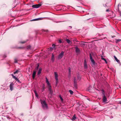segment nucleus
<instances>
[{
	"mask_svg": "<svg viewBox=\"0 0 121 121\" xmlns=\"http://www.w3.org/2000/svg\"><path fill=\"white\" fill-rule=\"evenodd\" d=\"M58 41H59L58 42L60 43H62V42L61 40H59Z\"/></svg>",
	"mask_w": 121,
	"mask_h": 121,
	"instance_id": "30",
	"label": "nucleus"
},
{
	"mask_svg": "<svg viewBox=\"0 0 121 121\" xmlns=\"http://www.w3.org/2000/svg\"><path fill=\"white\" fill-rule=\"evenodd\" d=\"M36 73V72L35 71H34L33 73L32 78L34 79L35 77V74Z\"/></svg>",
	"mask_w": 121,
	"mask_h": 121,
	"instance_id": "12",
	"label": "nucleus"
},
{
	"mask_svg": "<svg viewBox=\"0 0 121 121\" xmlns=\"http://www.w3.org/2000/svg\"><path fill=\"white\" fill-rule=\"evenodd\" d=\"M59 22V21H58L57 22H56L57 23H59V22Z\"/></svg>",
	"mask_w": 121,
	"mask_h": 121,
	"instance_id": "36",
	"label": "nucleus"
},
{
	"mask_svg": "<svg viewBox=\"0 0 121 121\" xmlns=\"http://www.w3.org/2000/svg\"><path fill=\"white\" fill-rule=\"evenodd\" d=\"M69 93H70L71 94H73V92L71 90H69Z\"/></svg>",
	"mask_w": 121,
	"mask_h": 121,
	"instance_id": "22",
	"label": "nucleus"
},
{
	"mask_svg": "<svg viewBox=\"0 0 121 121\" xmlns=\"http://www.w3.org/2000/svg\"><path fill=\"white\" fill-rule=\"evenodd\" d=\"M67 42L68 43H70V41L68 39H67L66 40Z\"/></svg>",
	"mask_w": 121,
	"mask_h": 121,
	"instance_id": "23",
	"label": "nucleus"
},
{
	"mask_svg": "<svg viewBox=\"0 0 121 121\" xmlns=\"http://www.w3.org/2000/svg\"><path fill=\"white\" fill-rule=\"evenodd\" d=\"M121 41V40H120L119 39H117V40H116V42L117 43L118 42V41Z\"/></svg>",
	"mask_w": 121,
	"mask_h": 121,
	"instance_id": "27",
	"label": "nucleus"
},
{
	"mask_svg": "<svg viewBox=\"0 0 121 121\" xmlns=\"http://www.w3.org/2000/svg\"><path fill=\"white\" fill-rule=\"evenodd\" d=\"M90 59L91 62L94 65H95V62L94 60L93 59L91 53L90 54Z\"/></svg>",
	"mask_w": 121,
	"mask_h": 121,
	"instance_id": "5",
	"label": "nucleus"
},
{
	"mask_svg": "<svg viewBox=\"0 0 121 121\" xmlns=\"http://www.w3.org/2000/svg\"><path fill=\"white\" fill-rule=\"evenodd\" d=\"M54 74L55 75V78L56 80V84L57 85L59 82L58 79V73L56 72H54Z\"/></svg>",
	"mask_w": 121,
	"mask_h": 121,
	"instance_id": "3",
	"label": "nucleus"
},
{
	"mask_svg": "<svg viewBox=\"0 0 121 121\" xmlns=\"http://www.w3.org/2000/svg\"><path fill=\"white\" fill-rule=\"evenodd\" d=\"M102 91V94H103L104 95H104V94H105V92H104V90L103 89H102L101 90Z\"/></svg>",
	"mask_w": 121,
	"mask_h": 121,
	"instance_id": "24",
	"label": "nucleus"
},
{
	"mask_svg": "<svg viewBox=\"0 0 121 121\" xmlns=\"http://www.w3.org/2000/svg\"><path fill=\"white\" fill-rule=\"evenodd\" d=\"M43 88H44V86H43Z\"/></svg>",
	"mask_w": 121,
	"mask_h": 121,
	"instance_id": "40",
	"label": "nucleus"
},
{
	"mask_svg": "<svg viewBox=\"0 0 121 121\" xmlns=\"http://www.w3.org/2000/svg\"><path fill=\"white\" fill-rule=\"evenodd\" d=\"M103 100L104 102H105L107 100V98L105 95H104L103 97Z\"/></svg>",
	"mask_w": 121,
	"mask_h": 121,
	"instance_id": "10",
	"label": "nucleus"
},
{
	"mask_svg": "<svg viewBox=\"0 0 121 121\" xmlns=\"http://www.w3.org/2000/svg\"><path fill=\"white\" fill-rule=\"evenodd\" d=\"M37 66L36 67V69H38L39 68V64H37Z\"/></svg>",
	"mask_w": 121,
	"mask_h": 121,
	"instance_id": "26",
	"label": "nucleus"
},
{
	"mask_svg": "<svg viewBox=\"0 0 121 121\" xmlns=\"http://www.w3.org/2000/svg\"><path fill=\"white\" fill-rule=\"evenodd\" d=\"M46 82L49 88V90L50 91V93H52V91L51 89V86L50 83H49L48 81V80L47 77H46Z\"/></svg>",
	"mask_w": 121,
	"mask_h": 121,
	"instance_id": "2",
	"label": "nucleus"
},
{
	"mask_svg": "<svg viewBox=\"0 0 121 121\" xmlns=\"http://www.w3.org/2000/svg\"><path fill=\"white\" fill-rule=\"evenodd\" d=\"M7 118H9V119H10L11 118L9 116H7Z\"/></svg>",
	"mask_w": 121,
	"mask_h": 121,
	"instance_id": "31",
	"label": "nucleus"
},
{
	"mask_svg": "<svg viewBox=\"0 0 121 121\" xmlns=\"http://www.w3.org/2000/svg\"><path fill=\"white\" fill-rule=\"evenodd\" d=\"M64 52L63 51H62L61 52L59 55L58 57L59 59H61L64 56Z\"/></svg>",
	"mask_w": 121,
	"mask_h": 121,
	"instance_id": "4",
	"label": "nucleus"
},
{
	"mask_svg": "<svg viewBox=\"0 0 121 121\" xmlns=\"http://www.w3.org/2000/svg\"><path fill=\"white\" fill-rule=\"evenodd\" d=\"M18 70H17L15 72H14V74H15L16 73H17L18 72Z\"/></svg>",
	"mask_w": 121,
	"mask_h": 121,
	"instance_id": "29",
	"label": "nucleus"
},
{
	"mask_svg": "<svg viewBox=\"0 0 121 121\" xmlns=\"http://www.w3.org/2000/svg\"><path fill=\"white\" fill-rule=\"evenodd\" d=\"M84 67L86 69L87 68V65L86 64V60L85 59L84 61Z\"/></svg>",
	"mask_w": 121,
	"mask_h": 121,
	"instance_id": "8",
	"label": "nucleus"
},
{
	"mask_svg": "<svg viewBox=\"0 0 121 121\" xmlns=\"http://www.w3.org/2000/svg\"><path fill=\"white\" fill-rule=\"evenodd\" d=\"M14 62L15 63H17V59H15Z\"/></svg>",
	"mask_w": 121,
	"mask_h": 121,
	"instance_id": "28",
	"label": "nucleus"
},
{
	"mask_svg": "<svg viewBox=\"0 0 121 121\" xmlns=\"http://www.w3.org/2000/svg\"><path fill=\"white\" fill-rule=\"evenodd\" d=\"M34 92H35V96L36 97H38V94H37V92H36V91H34Z\"/></svg>",
	"mask_w": 121,
	"mask_h": 121,
	"instance_id": "20",
	"label": "nucleus"
},
{
	"mask_svg": "<svg viewBox=\"0 0 121 121\" xmlns=\"http://www.w3.org/2000/svg\"><path fill=\"white\" fill-rule=\"evenodd\" d=\"M59 97L60 98V99L61 100V101L62 102H63V100L62 98V97H61V95H60L59 96Z\"/></svg>",
	"mask_w": 121,
	"mask_h": 121,
	"instance_id": "21",
	"label": "nucleus"
},
{
	"mask_svg": "<svg viewBox=\"0 0 121 121\" xmlns=\"http://www.w3.org/2000/svg\"><path fill=\"white\" fill-rule=\"evenodd\" d=\"M114 57L115 60L117 62H119V60L115 56H114Z\"/></svg>",
	"mask_w": 121,
	"mask_h": 121,
	"instance_id": "19",
	"label": "nucleus"
},
{
	"mask_svg": "<svg viewBox=\"0 0 121 121\" xmlns=\"http://www.w3.org/2000/svg\"><path fill=\"white\" fill-rule=\"evenodd\" d=\"M69 74H70L71 72V68L70 67L69 68Z\"/></svg>",
	"mask_w": 121,
	"mask_h": 121,
	"instance_id": "25",
	"label": "nucleus"
},
{
	"mask_svg": "<svg viewBox=\"0 0 121 121\" xmlns=\"http://www.w3.org/2000/svg\"><path fill=\"white\" fill-rule=\"evenodd\" d=\"M74 82L75 83V78H74Z\"/></svg>",
	"mask_w": 121,
	"mask_h": 121,
	"instance_id": "33",
	"label": "nucleus"
},
{
	"mask_svg": "<svg viewBox=\"0 0 121 121\" xmlns=\"http://www.w3.org/2000/svg\"><path fill=\"white\" fill-rule=\"evenodd\" d=\"M25 43V42H21V43Z\"/></svg>",
	"mask_w": 121,
	"mask_h": 121,
	"instance_id": "39",
	"label": "nucleus"
},
{
	"mask_svg": "<svg viewBox=\"0 0 121 121\" xmlns=\"http://www.w3.org/2000/svg\"><path fill=\"white\" fill-rule=\"evenodd\" d=\"M40 18H38L35 19H33L31 21H35L40 20H41Z\"/></svg>",
	"mask_w": 121,
	"mask_h": 121,
	"instance_id": "17",
	"label": "nucleus"
},
{
	"mask_svg": "<svg viewBox=\"0 0 121 121\" xmlns=\"http://www.w3.org/2000/svg\"><path fill=\"white\" fill-rule=\"evenodd\" d=\"M44 31H46V32H48V30H45Z\"/></svg>",
	"mask_w": 121,
	"mask_h": 121,
	"instance_id": "35",
	"label": "nucleus"
},
{
	"mask_svg": "<svg viewBox=\"0 0 121 121\" xmlns=\"http://www.w3.org/2000/svg\"><path fill=\"white\" fill-rule=\"evenodd\" d=\"M41 6V5L40 4H37L33 5L32 6V7L34 8H38Z\"/></svg>",
	"mask_w": 121,
	"mask_h": 121,
	"instance_id": "7",
	"label": "nucleus"
},
{
	"mask_svg": "<svg viewBox=\"0 0 121 121\" xmlns=\"http://www.w3.org/2000/svg\"><path fill=\"white\" fill-rule=\"evenodd\" d=\"M12 76H13V78L15 79L18 82H20L19 80L18 79L16 78L15 76H14L13 74H12L11 75Z\"/></svg>",
	"mask_w": 121,
	"mask_h": 121,
	"instance_id": "11",
	"label": "nucleus"
},
{
	"mask_svg": "<svg viewBox=\"0 0 121 121\" xmlns=\"http://www.w3.org/2000/svg\"><path fill=\"white\" fill-rule=\"evenodd\" d=\"M55 45L54 44H53L52 45V47H53V48H52V47H51L50 48V49L52 50V49L54 48L55 50L56 49V48H55Z\"/></svg>",
	"mask_w": 121,
	"mask_h": 121,
	"instance_id": "15",
	"label": "nucleus"
},
{
	"mask_svg": "<svg viewBox=\"0 0 121 121\" xmlns=\"http://www.w3.org/2000/svg\"><path fill=\"white\" fill-rule=\"evenodd\" d=\"M51 60L53 62L54 61V55L53 54H52Z\"/></svg>",
	"mask_w": 121,
	"mask_h": 121,
	"instance_id": "13",
	"label": "nucleus"
},
{
	"mask_svg": "<svg viewBox=\"0 0 121 121\" xmlns=\"http://www.w3.org/2000/svg\"><path fill=\"white\" fill-rule=\"evenodd\" d=\"M75 52L76 53L78 54L80 52V51L78 48L77 47H76L75 48Z\"/></svg>",
	"mask_w": 121,
	"mask_h": 121,
	"instance_id": "9",
	"label": "nucleus"
},
{
	"mask_svg": "<svg viewBox=\"0 0 121 121\" xmlns=\"http://www.w3.org/2000/svg\"><path fill=\"white\" fill-rule=\"evenodd\" d=\"M109 11V9H107V10H106V12H108V11Z\"/></svg>",
	"mask_w": 121,
	"mask_h": 121,
	"instance_id": "34",
	"label": "nucleus"
},
{
	"mask_svg": "<svg viewBox=\"0 0 121 121\" xmlns=\"http://www.w3.org/2000/svg\"><path fill=\"white\" fill-rule=\"evenodd\" d=\"M120 15L121 16V13H120Z\"/></svg>",
	"mask_w": 121,
	"mask_h": 121,
	"instance_id": "38",
	"label": "nucleus"
},
{
	"mask_svg": "<svg viewBox=\"0 0 121 121\" xmlns=\"http://www.w3.org/2000/svg\"><path fill=\"white\" fill-rule=\"evenodd\" d=\"M30 48V46H28V48Z\"/></svg>",
	"mask_w": 121,
	"mask_h": 121,
	"instance_id": "37",
	"label": "nucleus"
},
{
	"mask_svg": "<svg viewBox=\"0 0 121 121\" xmlns=\"http://www.w3.org/2000/svg\"><path fill=\"white\" fill-rule=\"evenodd\" d=\"M14 84V83L13 82H11L10 84L9 87L11 91L13 90V86Z\"/></svg>",
	"mask_w": 121,
	"mask_h": 121,
	"instance_id": "6",
	"label": "nucleus"
},
{
	"mask_svg": "<svg viewBox=\"0 0 121 121\" xmlns=\"http://www.w3.org/2000/svg\"><path fill=\"white\" fill-rule=\"evenodd\" d=\"M101 59L102 60H104L106 63H107V61L103 57V56H101Z\"/></svg>",
	"mask_w": 121,
	"mask_h": 121,
	"instance_id": "18",
	"label": "nucleus"
},
{
	"mask_svg": "<svg viewBox=\"0 0 121 121\" xmlns=\"http://www.w3.org/2000/svg\"><path fill=\"white\" fill-rule=\"evenodd\" d=\"M40 100L43 108L44 109H48V107L46 102L45 101H43L41 100Z\"/></svg>",
	"mask_w": 121,
	"mask_h": 121,
	"instance_id": "1",
	"label": "nucleus"
},
{
	"mask_svg": "<svg viewBox=\"0 0 121 121\" xmlns=\"http://www.w3.org/2000/svg\"><path fill=\"white\" fill-rule=\"evenodd\" d=\"M42 71V69L40 68L38 73V75H39L41 73Z\"/></svg>",
	"mask_w": 121,
	"mask_h": 121,
	"instance_id": "16",
	"label": "nucleus"
},
{
	"mask_svg": "<svg viewBox=\"0 0 121 121\" xmlns=\"http://www.w3.org/2000/svg\"><path fill=\"white\" fill-rule=\"evenodd\" d=\"M51 37H52V35H51Z\"/></svg>",
	"mask_w": 121,
	"mask_h": 121,
	"instance_id": "41",
	"label": "nucleus"
},
{
	"mask_svg": "<svg viewBox=\"0 0 121 121\" xmlns=\"http://www.w3.org/2000/svg\"><path fill=\"white\" fill-rule=\"evenodd\" d=\"M72 28V27L71 26H69V29H71Z\"/></svg>",
	"mask_w": 121,
	"mask_h": 121,
	"instance_id": "32",
	"label": "nucleus"
},
{
	"mask_svg": "<svg viewBox=\"0 0 121 121\" xmlns=\"http://www.w3.org/2000/svg\"><path fill=\"white\" fill-rule=\"evenodd\" d=\"M77 118L76 117L75 114H74L73 116V117L72 118V121L75 120Z\"/></svg>",
	"mask_w": 121,
	"mask_h": 121,
	"instance_id": "14",
	"label": "nucleus"
}]
</instances>
